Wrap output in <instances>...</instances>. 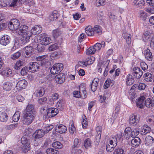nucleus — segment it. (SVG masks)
<instances>
[{
	"label": "nucleus",
	"instance_id": "9d476101",
	"mask_svg": "<svg viewBox=\"0 0 154 154\" xmlns=\"http://www.w3.org/2000/svg\"><path fill=\"white\" fill-rule=\"evenodd\" d=\"M11 38L8 35H4L0 38V44L6 46L10 42Z\"/></svg>",
	"mask_w": 154,
	"mask_h": 154
},
{
	"label": "nucleus",
	"instance_id": "69168bd1",
	"mask_svg": "<svg viewBox=\"0 0 154 154\" xmlns=\"http://www.w3.org/2000/svg\"><path fill=\"white\" fill-rule=\"evenodd\" d=\"M80 94L81 98L82 99H85L87 96V93L86 91H79Z\"/></svg>",
	"mask_w": 154,
	"mask_h": 154
},
{
	"label": "nucleus",
	"instance_id": "6e6552de",
	"mask_svg": "<svg viewBox=\"0 0 154 154\" xmlns=\"http://www.w3.org/2000/svg\"><path fill=\"white\" fill-rule=\"evenodd\" d=\"M39 40L40 41L41 44L45 45H46L51 42V39L48 37H46L44 35H41V36L38 37Z\"/></svg>",
	"mask_w": 154,
	"mask_h": 154
},
{
	"label": "nucleus",
	"instance_id": "5701e85b",
	"mask_svg": "<svg viewBox=\"0 0 154 154\" xmlns=\"http://www.w3.org/2000/svg\"><path fill=\"white\" fill-rule=\"evenodd\" d=\"M30 30L32 32V34H39L41 32L42 28L39 25H35Z\"/></svg>",
	"mask_w": 154,
	"mask_h": 154
},
{
	"label": "nucleus",
	"instance_id": "864d4df0",
	"mask_svg": "<svg viewBox=\"0 0 154 154\" xmlns=\"http://www.w3.org/2000/svg\"><path fill=\"white\" fill-rule=\"evenodd\" d=\"M47 101V98L46 97H42L38 99L37 100L38 103L40 105L45 104Z\"/></svg>",
	"mask_w": 154,
	"mask_h": 154
},
{
	"label": "nucleus",
	"instance_id": "0e129e2a",
	"mask_svg": "<svg viewBox=\"0 0 154 154\" xmlns=\"http://www.w3.org/2000/svg\"><path fill=\"white\" fill-rule=\"evenodd\" d=\"M37 49L39 52H42L44 51L45 49L44 46L42 44L40 45L37 44Z\"/></svg>",
	"mask_w": 154,
	"mask_h": 154
},
{
	"label": "nucleus",
	"instance_id": "c756f323",
	"mask_svg": "<svg viewBox=\"0 0 154 154\" xmlns=\"http://www.w3.org/2000/svg\"><path fill=\"white\" fill-rule=\"evenodd\" d=\"M85 32L86 34L88 36H93L94 34L93 29L90 26H88L85 28Z\"/></svg>",
	"mask_w": 154,
	"mask_h": 154
},
{
	"label": "nucleus",
	"instance_id": "de8ad7c7",
	"mask_svg": "<svg viewBox=\"0 0 154 154\" xmlns=\"http://www.w3.org/2000/svg\"><path fill=\"white\" fill-rule=\"evenodd\" d=\"M95 58L94 57H90L86 59L85 61L86 64L87 65H88L92 64Z\"/></svg>",
	"mask_w": 154,
	"mask_h": 154
},
{
	"label": "nucleus",
	"instance_id": "c03bdc74",
	"mask_svg": "<svg viewBox=\"0 0 154 154\" xmlns=\"http://www.w3.org/2000/svg\"><path fill=\"white\" fill-rule=\"evenodd\" d=\"M78 148L72 146L71 154H80L81 153L82 151L80 149H78Z\"/></svg>",
	"mask_w": 154,
	"mask_h": 154
},
{
	"label": "nucleus",
	"instance_id": "20e7f679",
	"mask_svg": "<svg viewBox=\"0 0 154 154\" xmlns=\"http://www.w3.org/2000/svg\"><path fill=\"white\" fill-rule=\"evenodd\" d=\"M46 111L47 113L44 115V117L45 116V118L47 119L54 117L59 112L57 109L54 108H48Z\"/></svg>",
	"mask_w": 154,
	"mask_h": 154
},
{
	"label": "nucleus",
	"instance_id": "cd10ccee",
	"mask_svg": "<svg viewBox=\"0 0 154 154\" xmlns=\"http://www.w3.org/2000/svg\"><path fill=\"white\" fill-rule=\"evenodd\" d=\"M126 82L127 86H130L134 83V79L132 75L129 74L127 75L126 78Z\"/></svg>",
	"mask_w": 154,
	"mask_h": 154
},
{
	"label": "nucleus",
	"instance_id": "a19ab883",
	"mask_svg": "<svg viewBox=\"0 0 154 154\" xmlns=\"http://www.w3.org/2000/svg\"><path fill=\"white\" fill-rule=\"evenodd\" d=\"M145 80L146 82H152L153 80V76L151 73L147 72L145 74Z\"/></svg>",
	"mask_w": 154,
	"mask_h": 154
},
{
	"label": "nucleus",
	"instance_id": "2eb2a0df",
	"mask_svg": "<svg viewBox=\"0 0 154 154\" xmlns=\"http://www.w3.org/2000/svg\"><path fill=\"white\" fill-rule=\"evenodd\" d=\"M27 82L25 79L20 80L17 83L16 88L18 90L24 89L26 87Z\"/></svg>",
	"mask_w": 154,
	"mask_h": 154
},
{
	"label": "nucleus",
	"instance_id": "f3484780",
	"mask_svg": "<svg viewBox=\"0 0 154 154\" xmlns=\"http://www.w3.org/2000/svg\"><path fill=\"white\" fill-rule=\"evenodd\" d=\"M45 132L42 129L36 130L33 133V136L35 138H40L42 137L45 134Z\"/></svg>",
	"mask_w": 154,
	"mask_h": 154
},
{
	"label": "nucleus",
	"instance_id": "a18cd8bd",
	"mask_svg": "<svg viewBox=\"0 0 154 154\" xmlns=\"http://www.w3.org/2000/svg\"><path fill=\"white\" fill-rule=\"evenodd\" d=\"M91 141L89 138L85 139L84 142V146L85 148L87 149L91 146Z\"/></svg>",
	"mask_w": 154,
	"mask_h": 154
},
{
	"label": "nucleus",
	"instance_id": "f8f14e48",
	"mask_svg": "<svg viewBox=\"0 0 154 154\" xmlns=\"http://www.w3.org/2000/svg\"><path fill=\"white\" fill-rule=\"evenodd\" d=\"M33 50L31 46H28L24 47L23 50L24 56L28 57L31 56Z\"/></svg>",
	"mask_w": 154,
	"mask_h": 154
},
{
	"label": "nucleus",
	"instance_id": "7c9ffc66",
	"mask_svg": "<svg viewBox=\"0 0 154 154\" xmlns=\"http://www.w3.org/2000/svg\"><path fill=\"white\" fill-rule=\"evenodd\" d=\"M101 130L100 127H98L97 128V132L95 137L96 141L99 143L100 141L101 138Z\"/></svg>",
	"mask_w": 154,
	"mask_h": 154
},
{
	"label": "nucleus",
	"instance_id": "bf43d9fd",
	"mask_svg": "<svg viewBox=\"0 0 154 154\" xmlns=\"http://www.w3.org/2000/svg\"><path fill=\"white\" fill-rule=\"evenodd\" d=\"M81 142V140L76 138L75 139L74 141V145L72 146L73 147H78L79 145L80 144Z\"/></svg>",
	"mask_w": 154,
	"mask_h": 154
},
{
	"label": "nucleus",
	"instance_id": "3c124183",
	"mask_svg": "<svg viewBox=\"0 0 154 154\" xmlns=\"http://www.w3.org/2000/svg\"><path fill=\"white\" fill-rule=\"evenodd\" d=\"M20 115L19 112H15L12 118L14 122H17L20 119Z\"/></svg>",
	"mask_w": 154,
	"mask_h": 154
},
{
	"label": "nucleus",
	"instance_id": "b1692460",
	"mask_svg": "<svg viewBox=\"0 0 154 154\" xmlns=\"http://www.w3.org/2000/svg\"><path fill=\"white\" fill-rule=\"evenodd\" d=\"M125 148L124 146L116 147L114 149L113 154H124Z\"/></svg>",
	"mask_w": 154,
	"mask_h": 154
},
{
	"label": "nucleus",
	"instance_id": "0eeeda50",
	"mask_svg": "<svg viewBox=\"0 0 154 154\" xmlns=\"http://www.w3.org/2000/svg\"><path fill=\"white\" fill-rule=\"evenodd\" d=\"M140 120V116L139 115L132 114L131 115L129 118V122L131 125L133 124L134 125H137L139 122Z\"/></svg>",
	"mask_w": 154,
	"mask_h": 154
},
{
	"label": "nucleus",
	"instance_id": "680f3d73",
	"mask_svg": "<svg viewBox=\"0 0 154 154\" xmlns=\"http://www.w3.org/2000/svg\"><path fill=\"white\" fill-rule=\"evenodd\" d=\"M64 104V101L63 100H60L57 103V106L58 109H61Z\"/></svg>",
	"mask_w": 154,
	"mask_h": 154
},
{
	"label": "nucleus",
	"instance_id": "c85d7f7f",
	"mask_svg": "<svg viewBox=\"0 0 154 154\" xmlns=\"http://www.w3.org/2000/svg\"><path fill=\"white\" fill-rule=\"evenodd\" d=\"M99 81V79H95L92 81L91 85V89L92 91L94 92L96 90Z\"/></svg>",
	"mask_w": 154,
	"mask_h": 154
},
{
	"label": "nucleus",
	"instance_id": "052dcab7",
	"mask_svg": "<svg viewBox=\"0 0 154 154\" xmlns=\"http://www.w3.org/2000/svg\"><path fill=\"white\" fill-rule=\"evenodd\" d=\"M140 17L143 20H145L147 17V13L141 11L140 12Z\"/></svg>",
	"mask_w": 154,
	"mask_h": 154
},
{
	"label": "nucleus",
	"instance_id": "4be33fe9",
	"mask_svg": "<svg viewBox=\"0 0 154 154\" xmlns=\"http://www.w3.org/2000/svg\"><path fill=\"white\" fill-rule=\"evenodd\" d=\"M154 141V139L151 136H148L144 140L146 146H151L152 145Z\"/></svg>",
	"mask_w": 154,
	"mask_h": 154
},
{
	"label": "nucleus",
	"instance_id": "393cba45",
	"mask_svg": "<svg viewBox=\"0 0 154 154\" xmlns=\"http://www.w3.org/2000/svg\"><path fill=\"white\" fill-rule=\"evenodd\" d=\"M144 55L145 58L149 61H151L152 59L153 56L151 52L149 49H147L144 51Z\"/></svg>",
	"mask_w": 154,
	"mask_h": 154
},
{
	"label": "nucleus",
	"instance_id": "4468645a",
	"mask_svg": "<svg viewBox=\"0 0 154 154\" xmlns=\"http://www.w3.org/2000/svg\"><path fill=\"white\" fill-rule=\"evenodd\" d=\"M146 98L144 95H141L138 98V101L136 102L137 106L140 109L143 108L144 106Z\"/></svg>",
	"mask_w": 154,
	"mask_h": 154
},
{
	"label": "nucleus",
	"instance_id": "a211bd4d",
	"mask_svg": "<svg viewBox=\"0 0 154 154\" xmlns=\"http://www.w3.org/2000/svg\"><path fill=\"white\" fill-rule=\"evenodd\" d=\"M114 141H115L114 140ZM111 141L112 140H110L109 143L106 145V150L108 152L112 151L114 149V148L117 146V145L115 143L116 142H112Z\"/></svg>",
	"mask_w": 154,
	"mask_h": 154
},
{
	"label": "nucleus",
	"instance_id": "5fc2aeb1",
	"mask_svg": "<svg viewBox=\"0 0 154 154\" xmlns=\"http://www.w3.org/2000/svg\"><path fill=\"white\" fill-rule=\"evenodd\" d=\"M106 0H96V5L97 7L103 6L105 5Z\"/></svg>",
	"mask_w": 154,
	"mask_h": 154
},
{
	"label": "nucleus",
	"instance_id": "72a5a7b5",
	"mask_svg": "<svg viewBox=\"0 0 154 154\" xmlns=\"http://www.w3.org/2000/svg\"><path fill=\"white\" fill-rule=\"evenodd\" d=\"M13 85V84L12 83L7 82L4 83L3 88L6 91H9L12 88Z\"/></svg>",
	"mask_w": 154,
	"mask_h": 154
},
{
	"label": "nucleus",
	"instance_id": "39448f33",
	"mask_svg": "<svg viewBox=\"0 0 154 154\" xmlns=\"http://www.w3.org/2000/svg\"><path fill=\"white\" fill-rule=\"evenodd\" d=\"M63 65L61 63L55 64L53 66L50 70L51 74H57L60 72L63 69Z\"/></svg>",
	"mask_w": 154,
	"mask_h": 154
},
{
	"label": "nucleus",
	"instance_id": "ddd939ff",
	"mask_svg": "<svg viewBox=\"0 0 154 154\" xmlns=\"http://www.w3.org/2000/svg\"><path fill=\"white\" fill-rule=\"evenodd\" d=\"M55 79L57 83L62 84L65 81V76L64 73H61L57 75L55 77Z\"/></svg>",
	"mask_w": 154,
	"mask_h": 154
},
{
	"label": "nucleus",
	"instance_id": "338daca9",
	"mask_svg": "<svg viewBox=\"0 0 154 154\" xmlns=\"http://www.w3.org/2000/svg\"><path fill=\"white\" fill-rule=\"evenodd\" d=\"M150 37V35L146 33H144L143 36V40L147 42Z\"/></svg>",
	"mask_w": 154,
	"mask_h": 154
},
{
	"label": "nucleus",
	"instance_id": "a878e982",
	"mask_svg": "<svg viewBox=\"0 0 154 154\" xmlns=\"http://www.w3.org/2000/svg\"><path fill=\"white\" fill-rule=\"evenodd\" d=\"M32 0H13L10 5L11 7H14L16 5V4L17 2H20V3L26 4H28Z\"/></svg>",
	"mask_w": 154,
	"mask_h": 154
},
{
	"label": "nucleus",
	"instance_id": "8fccbe9b",
	"mask_svg": "<svg viewBox=\"0 0 154 154\" xmlns=\"http://www.w3.org/2000/svg\"><path fill=\"white\" fill-rule=\"evenodd\" d=\"M124 38L126 39L127 43L130 44L131 42V35L130 34H126L123 35Z\"/></svg>",
	"mask_w": 154,
	"mask_h": 154
},
{
	"label": "nucleus",
	"instance_id": "2f4dec72",
	"mask_svg": "<svg viewBox=\"0 0 154 154\" xmlns=\"http://www.w3.org/2000/svg\"><path fill=\"white\" fill-rule=\"evenodd\" d=\"M8 119V116L5 112H0V121L6 122Z\"/></svg>",
	"mask_w": 154,
	"mask_h": 154
},
{
	"label": "nucleus",
	"instance_id": "13d9d810",
	"mask_svg": "<svg viewBox=\"0 0 154 154\" xmlns=\"http://www.w3.org/2000/svg\"><path fill=\"white\" fill-rule=\"evenodd\" d=\"M29 71L28 67L25 66L21 69L20 72L21 74L22 75H26L27 73V72Z\"/></svg>",
	"mask_w": 154,
	"mask_h": 154
},
{
	"label": "nucleus",
	"instance_id": "f257e3e1",
	"mask_svg": "<svg viewBox=\"0 0 154 154\" xmlns=\"http://www.w3.org/2000/svg\"><path fill=\"white\" fill-rule=\"evenodd\" d=\"M46 60H39L38 62H31L28 66V68L29 71L32 72L38 70L40 67V66H45Z\"/></svg>",
	"mask_w": 154,
	"mask_h": 154
},
{
	"label": "nucleus",
	"instance_id": "09e8293b",
	"mask_svg": "<svg viewBox=\"0 0 154 154\" xmlns=\"http://www.w3.org/2000/svg\"><path fill=\"white\" fill-rule=\"evenodd\" d=\"M93 29L94 33L96 32L99 35L101 33V27L98 25H96L94 28Z\"/></svg>",
	"mask_w": 154,
	"mask_h": 154
},
{
	"label": "nucleus",
	"instance_id": "4c0bfd02",
	"mask_svg": "<svg viewBox=\"0 0 154 154\" xmlns=\"http://www.w3.org/2000/svg\"><path fill=\"white\" fill-rule=\"evenodd\" d=\"M140 133L139 130L137 129H134L133 131L132 130L131 134L128 139H129L131 137L135 138Z\"/></svg>",
	"mask_w": 154,
	"mask_h": 154
},
{
	"label": "nucleus",
	"instance_id": "37998d69",
	"mask_svg": "<svg viewBox=\"0 0 154 154\" xmlns=\"http://www.w3.org/2000/svg\"><path fill=\"white\" fill-rule=\"evenodd\" d=\"M23 61L19 60L17 61L14 66V68L17 70L20 69V67L23 66Z\"/></svg>",
	"mask_w": 154,
	"mask_h": 154
},
{
	"label": "nucleus",
	"instance_id": "774afa93",
	"mask_svg": "<svg viewBox=\"0 0 154 154\" xmlns=\"http://www.w3.org/2000/svg\"><path fill=\"white\" fill-rule=\"evenodd\" d=\"M146 87V85L145 84L140 83L138 86V89L140 90H143L145 89Z\"/></svg>",
	"mask_w": 154,
	"mask_h": 154
},
{
	"label": "nucleus",
	"instance_id": "9b49d317",
	"mask_svg": "<svg viewBox=\"0 0 154 154\" xmlns=\"http://www.w3.org/2000/svg\"><path fill=\"white\" fill-rule=\"evenodd\" d=\"M142 71L138 67H135L133 68L132 74L137 79H139L143 75Z\"/></svg>",
	"mask_w": 154,
	"mask_h": 154
},
{
	"label": "nucleus",
	"instance_id": "58836bf2",
	"mask_svg": "<svg viewBox=\"0 0 154 154\" xmlns=\"http://www.w3.org/2000/svg\"><path fill=\"white\" fill-rule=\"evenodd\" d=\"M52 146L56 149H60L63 148V145L59 141H56L52 143Z\"/></svg>",
	"mask_w": 154,
	"mask_h": 154
},
{
	"label": "nucleus",
	"instance_id": "79ce46f5",
	"mask_svg": "<svg viewBox=\"0 0 154 154\" xmlns=\"http://www.w3.org/2000/svg\"><path fill=\"white\" fill-rule=\"evenodd\" d=\"M96 51L94 46L90 47L86 51V54L87 55H91L94 54Z\"/></svg>",
	"mask_w": 154,
	"mask_h": 154
},
{
	"label": "nucleus",
	"instance_id": "49530a36",
	"mask_svg": "<svg viewBox=\"0 0 154 154\" xmlns=\"http://www.w3.org/2000/svg\"><path fill=\"white\" fill-rule=\"evenodd\" d=\"M46 152L48 154H57L58 152L52 148H49L47 149Z\"/></svg>",
	"mask_w": 154,
	"mask_h": 154
},
{
	"label": "nucleus",
	"instance_id": "423d86ee",
	"mask_svg": "<svg viewBox=\"0 0 154 154\" xmlns=\"http://www.w3.org/2000/svg\"><path fill=\"white\" fill-rule=\"evenodd\" d=\"M17 32L19 35H26L29 32L32 33V32L31 31L30 29L28 27L25 25H21L18 29Z\"/></svg>",
	"mask_w": 154,
	"mask_h": 154
},
{
	"label": "nucleus",
	"instance_id": "7ed1b4c3",
	"mask_svg": "<svg viewBox=\"0 0 154 154\" xmlns=\"http://www.w3.org/2000/svg\"><path fill=\"white\" fill-rule=\"evenodd\" d=\"M35 115L32 114L24 113L23 120V123L26 125L30 124L34 120Z\"/></svg>",
	"mask_w": 154,
	"mask_h": 154
},
{
	"label": "nucleus",
	"instance_id": "c9c22d12",
	"mask_svg": "<svg viewBox=\"0 0 154 154\" xmlns=\"http://www.w3.org/2000/svg\"><path fill=\"white\" fill-rule=\"evenodd\" d=\"M133 3L137 7L140 8H141L144 4V2L143 0H135Z\"/></svg>",
	"mask_w": 154,
	"mask_h": 154
},
{
	"label": "nucleus",
	"instance_id": "4d7b16f0",
	"mask_svg": "<svg viewBox=\"0 0 154 154\" xmlns=\"http://www.w3.org/2000/svg\"><path fill=\"white\" fill-rule=\"evenodd\" d=\"M21 141L23 144L25 145L28 148L29 147L30 143L28 142L27 138L26 137H22L21 139Z\"/></svg>",
	"mask_w": 154,
	"mask_h": 154
},
{
	"label": "nucleus",
	"instance_id": "603ef678",
	"mask_svg": "<svg viewBox=\"0 0 154 154\" xmlns=\"http://www.w3.org/2000/svg\"><path fill=\"white\" fill-rule=\"evenodd\" d=\"M151 131V128L146 125L144 126L142 130V132L143 133V134H146L149 132Z\"/></svg>",
	"mask_w": 154,
	"mask_h": 154
},
{
	"label": "nucleus",
	"instance_id": "aec40b11",
	"mask_svg": "<svg viewBox=\"0 0 154 154\" xmlns=\"http://www.w3.org/2000/svg\"><path fill=\"white\" fill-rule=\"evenodd\" d=\"M67 130L66 127L63 125H60L55 128V131L60 134L65 133Z\"/></svg>",
	"mask_w": 154,
	"mask_h": 154
},
{
	"label": "nucleus",
	"instance_id": "6ab92c4d",
	"mask_svg": "<svg viewBox=\"0 0 154 154\" xmlns=\"http://www.w3.org/2000/svg\"><path fill=\"white\" fill-rule=\"evenodd\" d=\"M141 140L138 137H137L131 140V144L134 147H137L140 144Z\"/></svg>",
	"mask_w": 154,
	"mask_h": 154
},
{
	"label": "nucleus",
	"instance_id": "473e14b6",
	"mask_svg": "<svg viewBox=\"0 0 154 154\" xmlns=\"http://www.w3.org/2000/svg\"><path fill=\"white\" fill-rule=\"evenodd\" d=\"M45 90L43 88H41L36 91V97H40L43 96L45 94Z\"/></svg>",
	"mask_w": 154,
	"mask_h": 154
},
{
	"label": "nucleus",
	"instance_id": "e2e57ef3",
	"mask_svg": "<svg viewBox=\"0 0 154 154\" xmlns=\"http://www.w3.org/2000/svg\"><path fill=\"white\" fill-rule=\"evenodd\" d=\"M58 46L56 43L53 44L51 45L49 47V50L50 51H52L58 49Z\"/></svg>",
	"mask_w": 154,
	"mask_h": 154
},
{
	"label": "nucleus",
	"instance_id": "f704fd0d",
	"mask_svg": "<svg viewBox=\"0 0 154 154\" xmlns=\"http://www.w3.org/2000/svg\"><path fill=\"white\" fill-rule=\"evenodd\" d=\"M144 105L148 108L152 109L153 107L152 100L150 98L147 99L145 101Z\"/></svg>",
	"mask_w": 154,
	"mask_h": 154
},
{
	"label": "nucleus",
	"instance_id": "6e6d98bb",
	"mask_svg": "<svg viewBox=\"0 0 154 154\" xmlns=\"http://www.w3.org/2000/svg\"><path fill=\"white\" fill-rule=\"evenodd\" d=\"M21 54L20 52L17 51L11 55V57L13 60H15L18 58Z\"/></svg>",
	"mask_w": 154,
	"mask_h": 154
},
{
	"label": "nucleus",
	"instance_id": "e433bc0d",
	"mask_svg": "<svg viewBox=\"0 0 154 154\" xmlns=\"http://www.w3.org/2000/svg\"><path fill=\"white\" fill-rule=\"evenodd\" d=\"M132 130L131 128L129 127H127L125 129L124 136L126 139H128Z\"/></svg>",
	"mask_w": 154,
	"mask_h": 154
},
{
	"label": "nucleus",
	"instance_id": "f03ea898",
	"mask_svg": "<svg viewBox=\"0 0 154 154\" xmlns=\"http://www.w3.org/2000/svg\"><path fill=\"white\" fill-rule=\"evenodd\" d=\"M20 24V22L17 19H12L8 24V27L11 30H15L17 31L19 28Z\"/></svg>",
	"mask_w": 154,
	"mask_h": 154
},
{
	"label": "nucleus",
	"instance_id": "412c9836",
	"mask_svg": "<svg viewBox=\"0 0 154 154\" xmlns=\"http://www.w3.org/2000/svg\"><path fill=\"white\" fill-rule=\"evenodd\" d=\"M122 135L121 134H118L115 136L112 137L110 138V140H112V142H114V141L116 142L115 143L117 145L118 142L121 143L122 140Z\"/></svg>",
	"mask_w": 154,
	"mask_h": 154
},
{
	"label": "nucleus",
	"instance_id": "1a4fd4ad",
	"mask_svg": "<svg viewBox=\"0 0 154 154\" xmlns=\"http://www.w3.org/2000/svg\"><path fill=\"white\" fill-rule=\"evenodd\" d=\"M22 37L20 38V43L22 44H25L30 41V37L32 35V33L29 32L26 35H21Z\"/></svg>",
	"mask_w": 154,
	"mask_h": 154
},
{
	"label": "nucleus",
	"instance_id": "dca6fc26",
	"mask_svg": "<svg viewBox=\"0 0 154 154\" xmlns=\"http://www.w3.org/2000/svg\"><path fill=\"white\" fill-rule=\"evenodd\" d=\"M25 113L35 115L36 112L35 110L34 106L32 104L28 105L26 107Z\"/></svg>",
	"mask_w": 154,
	"mask_h": 154
},
{
	"label": "nucleus",
	"instance_id": "ea45409f",
	"mask_svg": "<svg viewBox=\"0 0 154 154\" xmlns=\"http://www.w3.org/2000/svg\"><path fill=\"white\" fill-rule=\"evenodd\" d=\"M62 33L61 30L59 29H56L52 31V35L54 38H57Z\"/></svg>",
	"mask_w": 154,
	"mask_h": 154
},
{
	"label": "nucleus",
	"instance_id": "bb28decb",
	"mask_svg": "<svg viewBox=\"0 0 154 154\" xmlns=\"http://www.w3.org/2000/svg\"><path fill=\"white\" fill-rule=\"evenodd\" d=\"M59 16L57 12L53 11L49 17V19L51 21L56 20Z\"/></svg>",
	"mask_w": 154,
	"mask_h": 154
}]
</instances>
